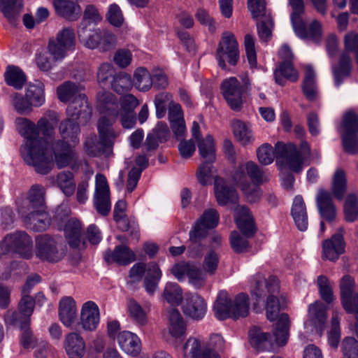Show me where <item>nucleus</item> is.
Listing matches in <instances>:
<instances>
[{
	"mask_svg": "<svg viewBox=\"0 0 358 358\" xmlns=\"http://www.w3.org/2000/svg\"><path fill=\"white\" fill-rule=\"evenodd\" d=\"M99 109L101 114L99 120L97 129L99 144L103 148H109L113 145L117 134L112 128L113 124L120 119L122 127L131 129L136 124L134 109L138 105V99L132 94L122 96L120 102L110 92L99 94Z\"/></svg>",
	"mask_w": 358,
	"mask_h": 358,
	"instance_id": "2",
	"label": "nucleus"
},
{
	"mask_svg": "<svg viewBox=\"0 0 358 358\" xmlns=\"http://www.w3.org/2000/svg\"><path fill=\"white\" fill-rule=\"evenodd\" d=\"M327 307L320 301H316L308 307V317L315 327L322 334L327 320Z\"/></svg>",
	"mask_w": 358,
	"mask_h": 358,
	"instance_id": "43",
	"label": "nucleus"
},
{
	"mask_svg": "<svg viewBox=\"0 0 358 358\" xmlns=\"http://www.w3.org/2000/svg\"><path fill=\"white\" fill-rule=\"evenodd\" d=\"M164 299L172 306H178L182 299V292L176 283H167L164 291Z\"/></svg>",
	"mask_w": 358,
	"mask_h": 358,
	"instance_id": "56",
	"label": "nucleus"
},
{
	"mask_svg": "<svg viewBox=\"0 0 358 358\" xmlns=\"http://www.w3.org/2000/svg\"><path fill=\"white\" fill-rule=\"evenodd\" d=\"M321 298L327 303H331L334 300L332 286L329 279L324 275H320L317 280Z\"/></svg>",
	"mask_w": 358,
	"mask_h": 358,
	"instance_id": "61",
	"label": "nucleus"
},
{
	"mask_svg": "<svg viewBox=\"0 0 358 358\" xmlns=\"http://www.w3.org/2000/svg\"><path fill=\"white\" fill-rule=\"evenodd\" d=\"M342 141L344 150L351 155L358 153V116L352 111L347 112L342 123Z\"/></svg>",
	"mask_w": 358,
	"mask_h": 358,
	"instance_id": "16",
	"label": "nucleus"
},
{
	"mask_svg": "<svg viewBox=\"0 0 358 358\" xmlns=\"http://www.w3.org/2000/svg\"><path fill=\"white\" fill-rule=\"evenodd\" d=\"M44 189L41 185H33L29 190V200L31 208L36 210V208L43 209L44 202Z\"/></svg>",
	"mask_w": 358,
	"mask_h": 358,
	"instance_id": "63",
	"label": "nucleus"
},
{
	"mask_svg": "<svg viewBox=\"0 0 358 358\" xmlns=\"http://www.w3.org/2000/svg\"><path fill=\"white\" fill-rule=\"evenodd\" d=\"M11 104L19 114H29L33 110V106L27 99L21 94L14 93L10 96Z\"/></svg>",
	"mask_w": 358,
	"mask_h": 358,
	"instance_id": "57",
	"label": "nucleus"
},
{
	"mask_svg": "<svg viewBox=\"0 0 358 358\" xmlns=\"http://www.w3.org/2000/svg\"><path fill=\"white\" fill-rule=\"evenodd\" d=\"M302 90L306 97L309 100H314L317 94L315 83V73L312 67H306L305 78L303 82Z\"/></svg>",
	"mask_w": 358,
	"mask_h": 358,
	"instance_id": "51",
	"label": "nucleus"
},
{
	"mask_svg": "<svg viewBox=\"0 0 358 358\" xmlns=\"http://www.w3.org/2000/svg\"><path fill=\"white\" fill-rule=\"evenodd\" d=\"M36 255L43 261L57 262L64 257L65 250L53 237L43 234L36 238Z\"/></svg>",
	"mask_w": 358,
	"mask_h": 358,
	"instance_id": "15",
	"label": "nucleus"
},
{
	"mask_svg": "<svg viewBox=\"0 0 358 358\" xmlns=\"http://www.w3.org/2000/svg\"><path fill=\"white\" fill-rule=\"evenodd\" d=\"M59 119L54 110H48L36 124L26 117H17L15 126L24 138L20 152L24 162L35 168L41 174L48 173L54 166L51 155L48 153V142L55 134V128Z\"/></svg>",
	"mask_w": 358,
	"mask_h": 358,
	"instance_id": "1",
	"label": "nucleus"
},
{
	"mask_svg": "<svg viewBox=\"0 0 358 358\" xmlns=\"http://www.w3.org/2000/svg\"><path fill=\"white\" fill-rule=\"evenodd\" d=\"M22 8L21 0H0V10L12 24L15 23Z\"/></svg>",
	"mask_w": 358,
	"mask_h": 358,
	"instance_id": "45",
	"label": "nucleus"
},
{
	"mask_svg": "<svg viewBox=\"0 0 358 358\" xmlns=\"http://www.w3.org/2000/svg\"><path fill=\"white\" fill-rule=\"evenodd\" d=\"M343 358H358V341L353 337H345L341 343Z\"/></svg>",
	"mask_w": 358,
	"mask_h": 358,
	"instance_id": "62",
	"label": "nucleus"
},
{
	"mask_svg": "<svg viewBox=\"0 0 358 358\" xmlns=\"http://www.w3.org/2000/svg\"><path fill=\"white\" fill-rule=\"evenodd\" d=\"M350 71V57L348 52H345L341 55L338 66L334 69L335 83L337 86L340 85L344 76L349 75Z\"/></svg>",
	"mask_w": 358,
	"mask_h": 358,
	"instance_id": "53",
	"label": "nucleus"
},
{
	"mask_svg": "<svg viewBox=\"0 0 358 358\" xmlns=\"http://www.w3.org/2000/svg\"><path fill=\"white\" fill-rule=\"evenodd\" d=\"M117 339L120 347L127 354L136 356L140 353L141 342L135 334L124 331L117 334Z\"/></svg>",
	"mask_w": 358,
	"mask_h": 358,
	"instance_id": "32",
	"label": "nucleus"
},
{
	"mask_svg": "<svg viewBox=\"0 0 358 358\" xmlns=\"http://www.w3.org/2000/svg\"><path fill=\"white\" fill-rule=\"evenodd\" d=\"M54 6L58 15L69 20H76L81 13L80 7L74 0H55Z\"/></svg>",
	"mask_w": 358,
	"mask_h": 358,
	"instance_id": "41",
	"label": "nucleus"
},
{
	"mask_svg": "<svg viewBox=\"0 0 358 358\" xmlns=\"http://www.w3.org/2000/svg\"><path fill=\"white\" fill-rule=\"evenodd\" d=\"M219 219L220 216L217 210L208 209L203 212L201 217L196 221L194 227L189 231L191 245L189 252L191 257H196L199 255L200 252H194L196 245L207 236L208 229L217 227Z\"/></svg>",
	"mask_w": 358,
	"mask_h": 358,
	"instance_id": "10",
	"label": "nucleus"
},
{
	"mask_svg": "<svg viewBox=\"0 0 358 358\" xmlns=\"http://www.w3.org/2000/svg\"><path fill=\"white\" fill-rule=\"evenodd\" d=\"M172 273L179 280H182L185 275L189 278V282L196 287H201L206 280V273L200 270L195 265L187 262H180L172 268Z\"/></svg>",
	"mask_w": 358,
	"mask_h": 358,
	"instance_id": "23",
	"label": "nucleus"
},
{
	"mask_svg": "<svg viewBox=\"0 0 358 358\" xmlns=\"http://www.w3.org/2000/svg\"><path fill=\"white\" fill-rule=\"evenodd\" d=\"M275 152L278 157L283 159L285 166L293 172L300 173L305 161L310 157V148L306 141H302L299 148L293 143L278 142L275 144Z\"/></svg>",
	"mask_w": 358,
	"mask_h": 358,
	"instance_id": "7",
	"label": "nucleus"
},
{
	"mask_svg": "<svg viewBox=\"0 0 358 358\" xmlns=\"http://www.w3.org/2000/svg\"><path fill=\"white\" fill-rule=\"evenodd\" d=\"M64 231L71 248H77L80 243L82 225L80 221L71 219L65 222Z\"/></svg>",
	"mask_w": 358,
	"mask_h": 358,
	"instance_id": "44",
	"label": "nucleus"
},
{
	"mask_svg": "<svg viewBox=\"0 0 358 358\" xmlns=\"http://www.w3.org/2000/svg\"><path fill=\"white\" fill-rule=\"evenodd\" d=\"M76 36L73 29L64 28L60 31L55 39H51L48 43V52L55 61L64 59L69 51L74 50Z\"/></svg>",
	"mask_w": 358,
	"mask_h": 358,
	"instance_id": "17",
	"label": "nucleus"
},
{
	"mask_svg": "<svg viewBox=\"0 0 358 358\" xmlns=\"http://www.w3.org/2000/svg\"><path fill=\"white\" fill-rule=\"evenodd\" d=\"M296 34L302 38L310 39L318 41L321 36V24L315 20L310 23L308 27H306L304 22L301 19L296 23L292 24Z\"/></svg>",
	"mask_w": 358,
	"mask_h": 358,
	"instance_id": "38",
	"label": "nucleus"
},
{
	"mask_svg": "<svg viewBox=\"0 0 358 358\" xmlns=\"http://www.w3.org/2000/svg\"><path fill=\"white\" fill-rule=\"evenodd\" d=\"M257 157L260 164L263 165H268L271 164L275 157L277 159L280 157L277 156L275 148H273L269 143H264L257 150Z\"/></svg>",
	"mask_w": 358,
	"mask_h": 358,
	"instance_id": "58",
	"label": "nucleus"
},
{
	"mask_svg": "<svg viewBox=\"0 0 358 358\" xmlns=\"http://www.w3.org/2000/svg\"><path fill=\"white\" fill-rule=\"evenodd\" d=\"M59 130L62 139L52 145L55 163L59 169L70 167L73 171H77L83 162L75 149L80 141L79 122L62 121Z\"/></svg>",
	"mask_w": 358,
	"mask_h": 358,
	"instance_id": "4",
	"label": "nucleus"
},
{
	"mask_svg": "<svg viewBox=\"0 0 358 358\" xmlns=\"http://www.w3.org/2000/svg\"><path fill=\"white\" fill-rule=\"evenodd\" d=\"M78 36L81 43L90 49H99L101 52H106L112 49L116 44L115 35L107 30H95L84 36V31L79 32Z\"/></svg>",
	"mask_w": 358,
	"mask_h": 358,
	"instance_id": "18",
	"label": "nucleus"
},
{
	"mask_svg": "<svg viewBox=\"0 0 358 358\" xmlns=\"http://www.w3.org/2000/svg\"><path fill=\"white\" fill-rule=\"evenodd\" d=\"M198 147L204 162L198 167L196 177L202 185H206L213 178L212 164L215 160V148L213 137L207 136L205 139L199 142Z\"/></svg>",
	"mask_w": 358,
	"mask_h": 358,
	"instance_id": "13",
	"label": "nucleus"
},
{
	"mask_svg": "<svg viewBox=\"0 0 358 358\" xmlns=\"http://www.w3.org/2000/svg\"><path fill=\"white\" fill-rule=\"evenodd\" d=\"M234 135L236 139L243 145L252 143L254 138L250 127L241 120H235L232 123Z\"/></svg>",
	"mask_w": 358,
	"mask_h": 358,
	"instance_id": "48",
	"label": "nucleus"
},
{
	"mask_svg": "<svg viewBox=\"0 0 358 358\" xmlns=\"http://www.w3.org/2000/svg\"><path fill=\"white\" fill-rule=\"evenodd\" d=\"M231 178L245 195H249L252 192L255 194L258 193L257 191L251 188L250 180L255 186L259 185L266 180L262 169L252 161L236 167L231 173Z\"/></svg>",
	"mask_w": 358,
	"mask_h": 358,
	"instance_id": "8",
	"label": "nucleus"
},
{
	"mask_svg": "<svg viewBox=\"0 0 358 358\" xmlns=\"http://www.w3.org/2000/svg\"><path fill=\"white\" fill-rule=\"evenodd\" d=\"M172 273L179 280H182L185 275L189 278V282L196 287H201L206 280V273L200 270L195 265L187 262H180L172 268Z\"/></svg>",
	"mask_w": 358,
	"mask_h": 358,
	"instance_id": "24",
	"label": "nucleus"
},
{
	"mask_svg": "<svg viewBox=\"0 0 358 358\" xmlns=\"http://www.w3.org/2000/svg\"><path fill=\"white\" fill-rule=\"evenodd\" d=\"M6 84L15 90H21L26 82V76L18 67L8 66L4 73Z\"/></svg>",
	"mask_w": 358,
	"mask_h": 358,
	"instance_id": "49",
	"label": "nucleus"
},
{
	"mask_svg": "<svg viewBox=\"0 0 358 358\" xmlns=\"http://www.w3.org/2000/svg\"><path fill=\"white\" fill-rule=\"evenodd\" d=\"M105 259L108 262L126 266L135 261L136 255L128 246L120 245L116 246L113 251L106 252Z\"/></svg>",
	"mask_w": 358,
	"mask_h": 358,
	"instance_id": "33",
	"label": "nucleus"
},
{
	"mask_svg": "<svg viewBox=\"0 0 358 358\" xmlns=\"http://www.w3.org/2000/svg\"><path fill=\"white\" fill-rule=\"evenodd\" d=\"M250 343L257 351H270L274 349V343L269 334L264 333L257 327H252L249 332Z\"/></svg>",
	"mask_w": 358,
	"mask_h": 358,
	"instance_id": "35",
	"label": "nucleus"
},
{
	"mask_svg": "<svg viewBox=\"0 0 358 358\" xmlns=\"http://www.w3.org/2000/svg\"><path fill=\"white\" fill-rule=\"evenodd\" d=\"M274 78L277 84L283 86L286 80L296 82L299 78V74L294 68L292 62H282L274 71Z\"/></svg>",
	"mask_w": 358,
	"mask_h": 358,
	"instance_id": "42",
	"label": "nucleus"
},
{
	"mask_svg": "<svg viewBox=\"0 0 358 358\" xmlns=\"http://www.w3.org/2000/svg\"><path fill=\"white\" fill-rule=\"evenodd\" d=\"M131 76L125 73H120L113 77L111 82V87L118 94L128 92L132 87Z\"/></svg>",
	"mask_w": 358,
	"mask_h": 358,
	"instance_id": "54",
	"label": "nucleus"
},
{
	"mask_svg": "<svg viewBox=\"0 0 358 358\" xmlns=\"http://www.w3.org/2000/svg\"><path fill=\"white\" fill-rule=\"evenodd\" d=\"M134 83L138 90L148 91L152 86V76L145 68L140 67L134 72Z\"/></svg>",
	"mask_w": 358,
	"mask_h": 358,
	"instance_id": "52",
	"label": "nucleus"
},
{
	"mask_svg": "<svg viewBox=\"0 0 358 358\" xmlns=\"http://www.w3.org/2000/svg\"><path fill=\"white\" fill-rule=\"evenodd\" d=\"M249 297L247 294L240 293L231 299L227 292L224 291L218 294L213 306L215 315L220 320L245 317L249 314Z\"/></svg>",
	"mask_w": 358,
	"mask_h": 358,
	"instance_id": "6",
	"label": "nucleus"
},
{
	"mask_svg": "<svg viewBox=\"0 0 358 358\" xmlns=\"http://www.w3.org/2000/svg\"><path fill=\"white\" fill-rule=\"evenodd\" d=\"M347 189V176L343 169H337L334 175L331 191L334 197L342 200Z\"/></svg>",
	"mask_w": 358,
	"mask_h": 358,
	"instance_id": "50",
	"label": "nucleus"
},
{
	"mask_svg": "<svg viewBox=\"0 0 358 358\" xmlns=\"http://www.w3.org/2000/svg\"><path fill=\"white\" fill-rule=\"evenodd\" d=\"M10 252L18 254L24 259L32 257V239L24 231H16L6 235L0 243V255Z\"/></svg>",
	"mask_w": 358,
	"mask_h": 358,
	"instance_id": "11",
	"label": "nucleus"
},
{
	"mask_svg": "<svg viewBox=\"0 0 358 358\" xmlns=\"http://www.w3.org/2000/svg\"><path fill=\"white\" fill-rule=\"evenodd\" d=\"M57 95L59 100L69 105L66 113L69 118L64 121L78 122V120H87L90 118L92 109L87 99L84 94L80 92L78 85L71 81L64 82L57 88Z\"/></svg>",
	"mask_w": 358,
	"mask_h": 358,
	"instance_id": "5",
	"label": "nucleus"
},
{
	"mask_svg": "<svg viewBox=\"0 0 358 358\" xmlns=\"http://www.w3.org/2000/svg\"><path fill=\"white\" fill-rule=\"evenodd\" d=\"M15 326L19 327L21 331L20 338V345L24 349H30L35 348L38 343V339L34 336L33 331H31L30 328V324H22Z\"/></svg>",
	"mask_w": 358,
	"mask_h": 358,
	"instance_id": "55",
	"label": "nucleus"
},
{
	"mask_svg": "<svg viewBox=\"0 0 358 358\" xmlns=\"http://www.w3.org/2000/svg\"><path fill=\"white\" fill-rule=\"evenodd\" d=\"M77 315L75 300L71 296L63 297L59 301V315L61 322L69 327L73 323Z\"/></svg>",
	"mask_w": 358,
	"mask_h": 358,
	"instance_id": "34",
	"label": "nucleus"
},
{
	"mask_svg": "<svg viewBox=\"0 0 358 358\" xmlns=\"http://www.w3.org/2000/svg\"><path fill=\"white\" fill-rule=\"evenodd\" d=\"M317 204L321 216L327 221H331L336 216V208L331 194L326 190H320L317 196Z\"/></svg>",
	"mask_w": 358,
	"mask_h": 358,
	"instance_id": "36",
	"label": "nucleus"
},
{
	"mask_svg": "<svg viewBox=\"0 0 358 358\" xmlns=\"http://www.w3.org/2000/svg\"><path fill=\"white\" fill-rule=\"evenodd\" d=\"M182 311L185 315L196 320L203 318L207 311L205 300L197 294H188L182 304Z\"/></svg>",
	"mask_w": 358,
	"mask_h": 358,
	"instance_id": "26",
	"label": "nucleus"
},
{
	"mask_svg": "<svg viewBox=\"0 0 358 358\" xmlns=\"http://www.w3.org/2000/svg\"><path fill=\"white\" fill-rule=\"evenodd\" d=\"M225 342L221 335L212 334L204 349L201 341L190 337L184 346L185 358H221L220 352L224 349Z\"/></svg>",
	"mask_w": 358,
	"mask_h": 358,
	"instance_id": "9",
	"label": "nucleus"
},
{
	"mask_svg": "<svg viewBox=\"0 0 358 358\" xmlns=\"http://www.w3.org/2000/svg\"><path fill=\"white\" fill-rule=\"evenodd\" d=\"M100 321L98 306L92 301L83 303L80 311V324L85 331H92L97 329Z\"/></svg>",
	"mask_w": 358,
	"mask_h": 358,
	"instance_id": "27",
	"label": "nucleus"
},
{
	"mask_svg": "<svg viewBox=\"0 0 358 358\" xmlns=\"http://www.w3.org/2000/svg\"><path fill=\"white\" fill-rule=\"evenodd\" d=\"M243 85H241L235 77H230L224 80L221 84V92L230 108L238 110L243 103L244 88L249 84L248 78L244 79Z\"/></svg>",
	"mask_w": 358,
	"mask_h": 358,
	"instance_id": "19",
	"label": "nucleus"
},
{
	"mask_svg": "<svg viewBox=\"0 0 358 358\" xmlns=\"http://www.w3.org/2000/svg\"><path fill=\"white\" fill-rule=\"evenodd\" d=\"M168 329L171 336L176 338H180L185 333V322L177 309L173 308L170 312Z\"/></svg>",
	"mask_w": 358,
	"mask_h": 358,
	"instance_id": "47",
	"label": "nucleus"
},
{
	"mask_svg": "<svg viewBox=\"0 0 358 358\" xmlns=\"http://www.w3.org/2000/svg\"><path fill=\"white\" fill-rule=\"evenodd\" d=\"M34 305V299L23 294L18 305V311L8 310L4 316L5 322L10 325L31 324Z\"/></svg>",
	"mask_w": 358,
	"mask_h": 358,
	"instance_id": "21",
	"label": "nucleus"
},
{
	"mask_svg": "<svg viewBox=\"0 0 358 358\" xmlns=\"http://www.w3.org/2000/svg\"><path fill=\"white\" fill-rule=\"evenodd\" d=\"M24 222L35 231H44L51 224L49 215L43 209L33 210L29 215L24 216Z\"/></svg>",
	"mask_w": 358,
	"mask_h": 358,
	"instance_id": "37",
	"label": "nucleus"
},
{
	"mask_svg": "<svg viewBox=\"0 0 358 358\" xmlns=\"http://www.w3.org/2000/svg\"><path fill=\"white\" fill-rule=\"evenodd\" d=\"M220 263V256L214 250H208L204 255L202 268L206 274L213 275L215 273Z\"/></svg>",
	"mask_w": 358,
	"mask_h": 358,
	"instance_id": "59",
	"label": "nucleus"
},
{
	"mask_svg": "<svg viewBox=\"0 0 358 358\" xmlns=\"http://www.w3.org/2000/svg\"><path fill=\"white\" fill-rule=\"evenodd\" d=\"M144 274V287L152 294L157 287L162 272L158 265L155 263L149 264L147 267L143 263H136L130 269L129 278L132 282H138Z\"/></svg>",
	"mask_w": 358,
	"mask_h": 358,
	"instance_id": "14",
	"label": "nucleus"
},
{
	"mask_svg": "<svg viewBox=\"0 0 358 358\" xmlns=\"http://www.w3.org/2000/svg\"><path fill=\"white\" fill-rule=\"evenodd\" d=\"M215 194L217 203L224 206L229 203H235L238 201L236 191L227 185L226 181L220 177L215 178Z\"/></svg>",
	"mask_w": 358,
	"mask_h": 358,
	"instance_id": "29",
	"label": "nucleus"
},
{
	"mask_svg": "<svg viewBox=\"0 0 358 358\" xmlns=\"http://www.w3.org/2000/svg\"><path fill=\"white\" fill-rule=\"evenodd\" d=\"M343 227L338 229L337 233L322 243V258L330 261L337 260L340 255L345 252V243Z\"/></svg>",
	"mask_w": 358,
	"mask_h": 358,
	"instance_id": "25",
	"label": "nucleus"
},
{
	"mask_svg": "<svg viewBox=\"0 0 358 358\" xmlns=\"http://www.w3.org/2000/svg\"><path fill=\"white\" fill-rule=\"evenodd\" d=\"M239 57L238 44L234 34L228 31L223 32L215 55L219 66L226 69L227 62L231 66H236Z\"/></svg>",
	"mask_w": 358,
	"mask_h": 358,
	"instance_id": "12",
	"label": "nucleus"
},
{
	"mask_svg": "<svg viewBox=\"0 0 358 358\" xmlns=\"http://www.w3.org/2000/svg\"><path fill=\"white\" fill-rule=\"evenodd\" d=\"M25 96L34 107H41L45 102L44 83L41 80L29 83L25 90Z\"/></svg>",
	"mask_w": 358,
	"mask_h": 358,
	"instance_id": "39",
	"label": "nucleus"
},
{
	"mask_svg": "<svg viewBox=\"0 0 358 358\" xmlns=\"http://www.w3.org/2000/svg\"><path fill=\"white\" fill-rule=\"evenodd\" d=\"M292 215L298 229L300 231H306L308 228V216L302 196H296L294 198Z\"/></svg>",
	"mask_w": 358,
	"mask_h": 358,
	"instance_id": "40",
	"label": "nucleus"
},
{
	"mask_svg": "<svg viewBox=\"0 0 358 358\" xmlns=\"http://www.w3.org/2000/svg\"><path fill=\"white\" fill-rule=\"evenodd\" d=\"M235 221L239 230L247 237H251L255 233L254 220L250 210L245 206H238L236 209Z\"/></svg>",
	"mask_w": 358,
	"mask_h": 358,
	"instance_id": "31",
	"label": "nucleus"
},
{
	"mask_svg": "<svg viewBox=\"0 0 358 358\" xmlns=\"http://www.w3.org/2000/svg\"><path fill=\"white\" fill-rule=\"evenodd\" d=\"M169 120L173 133L176 138H182L186 132L183 112L180 104L171 102L169 108Z\"/></svg>",
	"mask_w": 358,
	"mask_h": 358,
	"instance_id": "28",
	"label": "nucleus"
},
{
	"mask_svg": "<svg viewBox=\"0 0 358 358\" xmlns=\"http://www.w3.org/2000/svg\"><path fill=\"white\" fill-rule=\"evenodd\" d=\"M344 213L348 222H353L358 216V198L355 194H349L344 205Z\"/></svg>",
	"mask_w": 358,
	"mask_h": 358,
	"instance_id": "60",
	"label": "nucleus"
},
{
	"mask_svg": "<svg viewBox=\"0 0 358 358\" xmlns=\"http://www.w3.org/2000/svg\"><path fill=\"white\" fill-rule=\"evenodd\" d=\"M94 204L97 212L102 215H108L110 210L109 185L106 178L101 173L96 175Z\"/></svg>",
	"mask_w": 358,
	"mask_h": 358,
	"instance_id": "22",
	"label": "nucleus"
},
{
	"mask_svg": "<svg viewBox=\"0 0 358 358\" xmlns=\"http://www.w3.org/2000/svg\"><path fill=\"white\" fill-rule=\"evenodd\" d=\"M340 290L343 308L347 313L354 314L358 321V290L350 275H346L341 278Z\"/></svg>",
	"mask_w": 358,
	"mask_h": 358,
	"instance_id": "20",
	"label": "nucleus"
},
{
	"mask_svg": "<svg viewBox=\"0 0 358 358\" xmlns=\"http://www.w3.org/2000/svg\"><path fill=\"white\" fill-rule=\"evenodd\" d=\"M56 184L66 196H71L75 192V176L71 171L59 172L56 177Z\"/></svg>",
	"mask_w": 358,
	"mask_h": 358,
	"instance_id": "46",
	"label": "nucleus"
},
{
	"mask_svg": "<svg viewBox=\"0 0 358 358\" xmlns=\"http://www.w3.org/2000/svg\"><path fill=\"white\" fill-rule=\"evenodd\" d=\"M127 308L131 317L137 323L140 324H144L146 323V313L135 300H129L127 303Z\"/></svg>",
	"mask_w": 358,
	"mask_h": 358,
	"instance_id": "64",
	"label": "nucleus"
},
{
	"mask_svg": "<svg viewBox=\"0 0 358 358\" xmlns=\"http://www.w3.org/2000/svg\"><path fill=\"white\" fill-rule=\"evenodd\" d=\"M64 346L69 358H82L85 353V343L78 333L68 334L65 336Z\"/></svg>",
	"mask_w": 358,
	"mask_h": 358,
	"instance_id": "30",
	"label": "nucleus"
},
{
	"mask_svg": "<svg viewBox=\"0 0 358 358\" xmlns=\"http://www.w3.org/2000/svg\"><path fill=\"white\" fill-rule=\"evenodd\" d=\"M250 284V293L257 303L267 296L266 304L267 319L274 321L278 317L273 331L275 343L278 346L285 345L289 338L290 320L289 315L286 313L279 315L282 307L278 296L280 289L278 279L274 275H270L266 279L264 274L257 273L252 277Z\"/></svg>",
	"mask_w": 358,
	"mask_h": 358,
	"instance_id": "3",
	"label": "nucleus"
}]
</instances>
